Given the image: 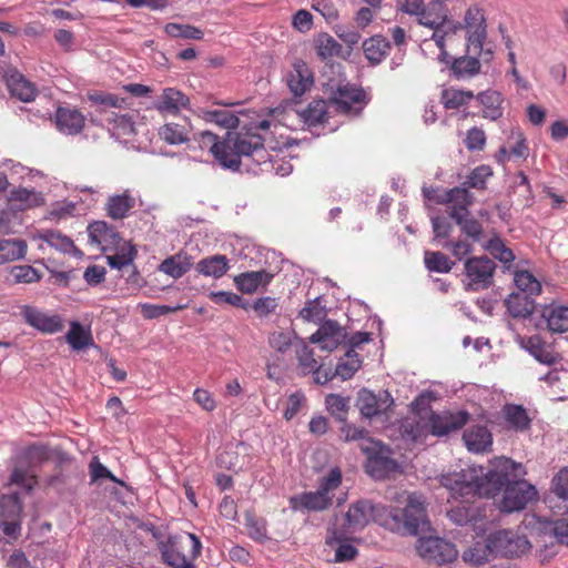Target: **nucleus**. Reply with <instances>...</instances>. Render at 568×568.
Returning a JSON list of instances; mask_svg holds the SVG:
<instances>
[{"instance_id":"nucleus-1","label":"nucleus","mask_w":568,"mask_h":568,"mask_svg":"<svg viewBox=\"0 0 568 568\" xmlns=\"http://www.w3.org/2000/svg\"><path fill=\"white\" fill-rule=\"evenodd\" d=\"M427 499L420 493H410L404 507H386L368 499L353 503L344 516L343 532H356L371 520L400 536H416L430 528Z\"/></svg>"},{"instance_id":"nucleus-2","label":"nucleus","mask_w":568,"mask_h":568,"mask_svg":"<svg viewBox=\"0 0 568 568\" xmlns=\"http://www.w3.org/2000/svg\"><path fill=\"white\" fill-rule=\"evenodd\" d=\"M264 142L262 134L227 131L220 140L216 134L204 130L193 133L187 139L186 148L190 151L209 150L222 168L239 171L242 156L252 158L258 164L268 161Z\"/></svg>"},{"instance_id":"nucleus-3","label":"nucleus","mask_w":568,"mask_h":568,"mask_svg":"<svg viewBox=\"0 0 568 568\" xmlns=\"http://www.w3.org/2000/svg\"><path fill=\"white\" fill-rule=\"evenodd\" d=\"M520 470L514 460L498 457L488 468L470 465L459 470L443 474L439 481L453 496L494 498L500 493L501 480L511 470Z\"/></svg>"},{"instance_id":"nucleus-4","label":"nucleus","mask_w":568,"mask_h":568,"mask_svg":"<svg viewBox=\"0 0 568 568\" xmlns=\"http://www.w3.org/2000/svg\"><path fill=\"white\" fill-rule=\"evenodd\" d=\"M158 547L162 562L171 568H193V560L202 550L200 539L192 532L170 535Z\"/></svg>"},{"instance_id":"nucleus-5","label":"nucleus","mask_w":568,"mask_h":568,"mask_svg":"<svg viewBox=\"0 0 568 568\" xmlns=\"http://www.w3.org/2000/svg\"><path fill=\"white\" fill-rule=\"evenodd\" d=\"M342 471L338 467L318 478V487L314 491H304L291 497L294 510L324 511L333 505L336 489L342 484Z\"/></svg>"},{"instance_id":"nucleus-6","label":"nucleus","mask_w":568,"mask_h":568,"mask_svg":"<svg viewBox=\"0 0 568 568\" xmlns=\"http://www.w3.org/2000/svg\"><path fill=\"white\" fill-rule=\"evenodd\" d=\"M514 465L519 467L520 470L509 471L500 485V491L503 490L504 495L499 508L505 513L524 509L537 495L535 487L523 479L526 474L523 465L515 462Z\"/></svg>"},{"instance_id":"nucleus-7","label":"nucleus","mask_w":568,"mask_h":568,"mask_svg":"<svg viewBox=\"0 0 568 568\" xmlns=\"http://www.w3.org/2000/svg\"><path fill=\"white\" fill-rule=\"evenodd\" d=\"M463 27L466 31L467 52L475 51L484 61L489 63L494 59V50L486 45L487 23L484 9L475 3L465 12Z\"/></svg>"},{"instance_id":"nucleus-8","label":"nucleus","mask_w":568,"mask_h":568,"mask_svg":"<svg viewBox=\"0 0 568 568\" xmlns=\"http://www.w3.org/2000/svg\"><path fill=\"white\" fill-rule=\"evenodd\" d=\"M496 263L486 255L467 257L464 262L463 284L467 292L487 290L494 284Z\"/></svg>"},{"instance_id":"nucleus-9","label":"nucleus","mask_w":568,"mask_h":568,"mask_svg":"<svg viewBox=\"0 0 568 568\" xmlns=\"http://www.w3.org/2000/svg\"><path fill=\"white\" fill-rule=\"evenodd\" d=\"M430 530L432 527L427 532ZM422 534H426V531L417 535L416 549L423 559L443 565L452 562L457 558L458 551L453 542L438 536H420Z\"/></svg>"},{"instance_id":"nucleus-10","label":"nucleus","mask_w":568,"mask_h":568,"mask_svg":"<svg viewBox=\"0 0 568 568\" xmlns=\"http://www.w3.org/2000/svg\"><path fill=\"white\" fill-rule=\"evenodd\" d=\"M494 557H517L525 554L530 544L525 536L511 530H498L487 537Z\"/></svg>"},{"instance_id":"nucleus-11","label":"nucleus","mask_w":568,"mask_h":568,"mask_svg":"<svg viewBox=\"0 0 568 568\" xmlns=\"http://www.w3.org/2000/svg\"><path fill=\"white\" fill-rule=\"evenodd\" d=\"M328 103L337 113L358 116L367 101L363 89L344 85L337 89L335 95L328 100Z\"/></svg>"},{"instance_id":"nucleus-12","label":"nucleus","mask_w":568,"mask_h":568,"mask_svg":"<svg viewBox=\"0 0 568 568\" xmlns=\"http://www.w3.org/2000/svg\"><path fill=\"white\" fill-rule=\"evenodd\" d=\"M435 202L447 205V213L453 219V212L459 215L469 214V207L475 203V195L466 186L459 185L437 193Z\"/></svg>"},{"instance_id":"nucleus-13","label":"nucleus","mask_w":568,"mask_h":568,"mask_svg":"<svg viewBox=\"0 0 568 568\" xmlns=\"http://www.w3.org/2000/svg\"><path fill=\"white\" fill-rule=\"evenodd\" d=\"M394 404L392 395L387 390L375 394L368 389H361L357 396V406L366 418L385 414Z\"/></svg>"},{"instance_id":"nucleus-14","label":"nucleus","mask_w":568,"mask_h":568,"mask_svg":"<svg viewBox=\"0 0 568 568\" xmlns=\"http://www.w3.org/2000/svg\"><path fill=\"white\" fill-rule=\"evenodd\" d=\"M468 418L469 414L467 412L445 415L430 413L427 427L429 428V433L434 436H446L452 432L463 428L468 422Z\"/></svg>"},{"instance_id":"nucleus-15","label":"nucleus","mask_w":568,"mask_h":568,"mask_svg":"<svg viewBox=\"0 0 568 568\" xmlns=\"http://www.w3.org/2000/svg\"><path fill=\"white\" fill-rule=\"evenodd\" d=\"M345 337L344 328L336 321L328 320L311 335L310 342L318 344L323 351L332 352L338 347Z\"/></svg>"},{"instance_id":"nucleus-16","label":"nucleus","mask_w":568,"mask_h":568,"mask_svg":"<svg viewBox=\"0 0 568 568\" xmlns=\"http://www.w3.org/2000/svg\"><path fill=\"white\" fill-rule=\"evenodd\" d=\"M89 242L103 252L118 248L122 239L119 232L104 221H95L88 226Z\"/></svg>"},{"instance_id":"nucleus-17","label":"nucleus","mask_w":568,"mask_h":568,"mask_svg":"<svg viewBox=\"0 0 568 568\" xmlns=\"http://www.w3.org/2000/svg\"><path fill=\"white\" fill-rule=\"evenodd\" d=\"M21 315L26 323L42 333L54 334L63 328L62 318L59 315H48L32 306H23Z\"/></svg>"},{"instance_id":"nucleus-18","label":"nucleus","mask_w":568,"mask_h":568,"mask_svg":"<svg viewBox=\"0 0 568 568\" xmlns=\"http://www.w3.org/2000/svg\"><path fill=\"white\" fill-rule=\"evenodd\" d=\"M54 123L59 132L67 135H77L83 130L85 118L75 108L59 106L54 114Z\"/></svg>"},{"instance_id":"nucleus-19","label":"nucleus","mask_w":568,"mask_h":568,"mask_svg":"<svg viewBox=\"0 0 568 568\" xmlns=\"http://www.w3.org/2000/svg\"><path fill=\"white\" fill-rule=\"evenodd\" d=\"M7 87L11 95L22 102H31L38 94V89L22 73L14 69H10L4 74Z\"/></svg>"},{"instance_id":"nucleus-20","label":"nucleus","mask_w":568,"mask_h":568,"mask_svg":"<svg viewBox=\"0 0 568 568\" xmlns=\"http://www.w3.org/2000/svg\"><path fill=\"white\" fill-rule=\"evenodd\" d=\"M463 440L469 452L486 453L493 445V435L486 426L473 425L464 432Z\"/></svg>"},{"instance_id":"nucleus-21","label":"nucleus","mask_w":568,"mask_h":568,"mask_svg":"<svg viewBox=\"0 0 568 568\" xmlns=\"http://www.w3.org/2000/svg\"><path fill=\"white\" fill-rule=\"evenodd\" d=\"M481 62V58L471 50L452 61L450 74L457 80L470 79L480 73Z\"/></svg>"},{"instance_id":"nucleus-22","label":"nucleus","mask_w":568,"mask_h":568,"mask_svg":"<svg viewBox=\"0 0 568 568\" xmlns=\"http://www.w3.org/2000/svg\"><path fill=\"white\" fill-rule=\"evenodd\" d=\"M274 275L265 270L244 272L234 277V283L239 291L244 294H252L260 287H265L271 283Z\"/></svg>"},{"instance_id":"nucleus-23","label":"nucleus","mask_w":568,"mask_h":568,"mask_svg":"<svg viewBox=\"0 0 568 568\" xmlns=\"http://www.w3.org/2000/svg\"><path fill=\"white\" fill-rule=\"evenodd\" d=\"M287 85L295 97L303 95L313 85V75L304 61H297L287 74Z\"/></svg>"},{"instance_id":"nucleus-24","label":"nucleus","mask_w":568,"mask_h":568,"mask_svg":"<svg viewBox=\"0 0 568 568\" xmlns=\"http://www.w3.org/2000/svg\"><path fill=\"white\" fill-rule=\"evenodd\" d=\"M525 349L539 363L547 366H555L560 362V356L551 349L538 335L526 338Z\"/></svg>"},{"instance_id":"nucleus-25","label":"nucleus","mask_w":568,"mask_h":568,"mask_svg":"<svg viewBox=\"0 0 568 568\" xmlns=\"http://www.w3.org/2000/svg\"><path fill=\"white\" fill-rule=\"evenodd\" d=\"M189 103L190 99L183 92L174 88H166L154 103V108L161 113L178 114L181 109H186Z\"/></svg>"},{"instance_id":"nucleus-26","label":"nucleus","mask_w":568,"mask_h":568,"mask_svg":"<svg viewBox=\"0 0 568 568\" xmlns=\"http://www.w3.org/2000/svg\"><path fill=\"white\" fill-rule=\"evenodd\" d=\"M229 262L225 255H211L200 260L195 265V271L206 277L220 278L230 270Z\"/></svg>"},{"instance_id":"nucleus-27","label":"nucleus","mask_w":568,"mask_h":568,"mask_svg":"<svg viewBox=\"0 0 568 568\" xmlns=\"http://www.w3.org/2000/svg\"><path fill=\"white\" fill-rule=\"evenodd\" d=\"M477 101L483 105V116L496 121L503 116V94L495 90H486L476 95Z\"/></svg>"},{"instance_id":"nucleus-28","label":"nucleus","mask_w":568,"mask_h":568,"mask_svg":"<svg viewBox=\"0 0 568 568\" xmlns=\"http://www.w3.org/2000/svg\"><path fill=\"white\" fill-rule=\"evenodd\" d=\"M390 49L389 41L383 36H373L363 42L365 58L371 64H379L388 54Z\"/></svg>"},{"instance_id":"nucleus-29","label":"nucleus","mask_w":568,"mask_h":568,"mask_svg":"<svg viewBox=\"0 0 568 568\" xmlns=\"http://www.w3.org/2000/svg\"><path fill=\"white\" fill-rule=\"evenodd\" d=\"M503 415L510 429L526 432L530 428L531 418L523 405L507 404L503 408Z\"/></svg>"},{"instance_id":"nucleus-30","label":"nucleus","mask_w":568,"mask_h":568,"mask_svg":"<svg viewBox=\"0 0 568 568\" xmlns=\"http://www.w3.org/2000/svg\"><path fill=\"white\" fill-rule=\"evenodd\" d=\"M542 317L547 323V328L551 333L568 332V306L551 304L542 312Z\"/></svg>"},{"instance_id":"nucleus-31","label":"nucleus","mask_w":568,"mask_h":568,"mask_svg":"<svg viewBox=\"0 0 568 568\" xmlns=\"http://www.w3.org/2000/svg\"><path fill=\"white\" fill-rule=\"evenodd\" d=\"M507 311L513 317L526 318L535 311V300L523 293H511L505 300Z\"/></svg>"},{"instance_id":"nucleus-32","label":"nucleus","mask_w":568,"mask_h":568,"mask_svg":"<svg viewBox=\"0 0 568 568\" xmlns=\"http://www.w3.org/2000/svg\"><path fill=\"white\" fill-rule=\"evenodd\" d=\"M28 244L24 240L12 237L0 240V265L26 257Z\"/></svg>"},{"instance_id":"nucleus-33","label":"nucleus","mask_w":568,"mask_h":568,"mask_svg":"<svg viewBox=\"0 0 568 568\" xmlns=\"http://www.w3.org/2000/svg\"><path fill=\"white\" fill-rule=\"evenodd\" d=\"M23 505L18 491L0 495V520H21Z\"/></svg>"},{"instance_id":"nucleus-34","label":"nucleus","mask_w":568,"mask_h":568,"mask_svg":"<svg viewBox=\"0 0 568 568\" xmlns=\"http://www.w3.org/2000/svg\"><path fill=\"white\" fill-rule=\"evenodd\" d=\"M193 265L192 257L187 254L179 253L165 258L159 270L173 278L182 277L191 270Z\"/></svg>"},{"instance_id":"nucleus-35","label":"nucleus","mask_w":568,"mask_h":568,"mask_svg":"<svg viewBox=\"0 0 568 568\" xmlns=\"http://www.w3.org/2000/svg\"><path fill=\"white\" fill-rule=\"evenodd\" d=\"M344 534L345 532H343V530L338 531L336 528L328 529L326 544L329 546H332L334 542L338 544L335 550V562L353 560L358 554V550L352 544L342 540Z\"/></svg>"},{"instance_id":"nucleus-36","label":"nucleus","mask_w":568,"mask_h":568,"mask_svg":"<svg viewBox=\"0 0 568 568\" xmlns=\"http://www.w3.org/2000/svg\"><path fill=\"white\" fill-rule=\"evenodd\" d=\"M329 106L324 100L312 101L303 111L298 112L304 124L315 126L326 120Z\"/></svg>"},{"instance_id":"nucleus-37","label":"nucleus","mask_w":568,"mask_h":568,"mask_svg":"<svg viewBox=\"0 0 568 568\" xmlns=\"http://www.w3.org/2000/svg\"><path fill=\"white\" fill-rule=\"evenodd\" d=\"M67 343L74 351H82L93 345V338L89 329L84 327L78 321L70 323L69 332L65 335Z\"/></svg>"},{"instance_id":"nucleus-38","label":"nucleus","mask_w":568,"mask_h":568,"mask_svg":"<svg viewBox=\"0 0 568 568\" xmlns=\"http://www.w3.org/2000/svg\"><path fill=\"white\" fill-rule=\"evenodd\" d=\"M135 201L126 192L110 196L106 203V212L113 220L124 219L129 211L134 207Z\"/></svg>"},{"instance_id":"nucleus-39","label":"nucleus","mask_w":568,"mask_h":568,"mask_svg":"<svg viewBox=\"0 0 568 568\" xmlns=\"http://www.w3.org/2000/svg\"><path fill=\"white\" fill-rule=\"evenodd\" d=\"M362 358L354 349H348L345 355L339 358L334 374H337L343 381H347L361 368Z\"/></svg>"},{"instance_id":"nucleus-40","label":"nucleus","mask_w":568,"mask_h":568,"mask_svg":"<svg viewBox=\"0 0 568 568\" xmlns=\"http://www.w3.org/2000/svg\"><path fill=\"white\" fill-rule=\"evenodd\" d=\"M396 467L397 463L394 459L379 454L369 457L366 464L367 473L375 479L387 477Z\"/></svg>"},{"instance_id":"nucleus-41","label":"nucleus","mask_w":568,"mask_h":568,"mask_svg":"<svg viewBox=\"0 0 568 568\" xmlns=\"http://www.w3.org/2000/svg\"><path fill=\"white\" fill-rule=\"evenodd\" d=\"M40 239L48 243L50 246L63 253L82 255V253L74 245L73 241L58 231L47 230L41 233Z\"/></svg>"},{"instance_id":"nucleus-42","label":"nucleus","mask_w":568,"mask_h":568,"mask_svg":"<svg viewBox=\"0 0 568 568\" xmlns=\"http://www.w3.org/2000/svg\"><path fill=\"white\" fill-rule=\"evenodd\" d=\"M514 282L516 287L524 295L535 297L541 293L540 282L528 271L517 270L514 273Z\"/></svg>"},{"instance_id":"nucleus-43","label":"nucleus","mask_w":568,"mask_h":568,"mask_svg":"<svg viewBox=\"0 0 568 568\" xmlns=\"http://www.w3.org/2000/svg\"><path fill=\"white\" fill-rule=\"evenodd\" d=\"M447 517L457 526H466L468 524H475L479 519L480 513L479 509L474 506L462 504L449 509Z\"/></svg>"},{"instance_id":"nucleus-44","label":"nucleus","mask_w":568,"mask_h":568,"mask_svg":"<svg viewBox=\"0 0 568 568\" xmlns=\"http://www.w3.org/2000/svg\"><path fill=\"white\" fill-rule=\"evenodd\" d=\"M494 558L490 545L486 538L484 541H477L463 554V559L471 565H483Z\"/></svg>"},{"instance_id":"nucleus-45","label":"nucleus","mask_w":568,"mask_h":568,"mask_svg":"<svg viewBox=\"0 0 568 568\" xmlns=\"http://www.w3.org/2000/svg\"><path fill=\"white\" fill-rule=\"evenodd\" d=\"M201 118L227 130L235 129L240 122L239 118L227 110H201Z\"/></svg>"},{"instance_id":"nucleus-46","label":"nucleus","mask_w":568,"mask_h":568,"mask_svg":"<svg viewBox=\"0 0 568 568\" xmlns=\"http://www.w3.org/2000/svg\"><path fill=\"white\" fill-rule=\"evenodd\" d=\"M453 220L460 227V231L474 242H478L481 239L484 233L483 225L470 213L459 215L457 212H453Z\"/></svg>"},{"instance_id":"nucleus-47","label":"nucleus","mask_w":568,"mask_h":568,"mask_svg":"<svg viewBox=\"0 0 568 568\" xmlns=\"http://www.w3.org/2000/svg\"><path fill=\"white\" fill-rule=\"evenodd\" d=\"M314 43L316 53L322 60L339 57L342 53V45L328 33H320Z\"/></svg>"},{"instance_id":"nucleus-48","label":"nucleus","mask_w":568,"mask_h":568,"mask_svg":"<svg viewBox=\"0 0 568 568\" xmlns=\"http://www.w3.org/2000/svg\"><path fill=\"white\" fill-rule=\"evenodd\" d=\"M328 413L339 423H345L349 410V397L339 394H328L325 397Z\"/></svg>"},{"instance_id":"nucleus-49","label":"nucleus","mask_w":568,"mask_h":568,"mask_svg":"<svg viewBox=\"0 0 568 568\" xmlns=\"http://www.w3.org/2000/svg\"><path fill=\"white\" fill-rule=\"evenodd\" d=\"M9 200L11 202H19V207L21 210L40 206L44 202L40 193L36 192L34 190H29L26 187L12 190Z\"/></svg>"},{"instance_id":"nucleus-50","label":"nucleus","mask_w":568,"mask_h":568,"mask_svg":"<svg viewBox=\"0 0 568 568\" xmlns=\"http://www.w3.org/2000/svg\"><path fill=\"white\" fill-rule=\"evenodd\" d=\"M424 263L428 271L437 273H449L455 265L454 261L439 251H426Z\"/></svg>"},{"instance_id":"nucleus-51","label":"nucleus","mask_w":568,"mask_h":568,"mask_svg":"<svg viewBox=\"0 0 568 568\" xmlns=\"http://www.w3.org/2000/svg\"><path fill=\"white\" fill-rule=\"evenodd\" d=\"M474 97L469 90L446 89L442 92V103L445 109H457L466 105Z\"/></svg>"},{"instance_id":"nucleus-52","label":"nucleus","mask_w":568,"mask_h":568,"mask_svg":"<svg viewBox=\"0 0 568 568\" xmlns=\"http://www.w3.org/2000/svg\"><path fill=\"white\" fill-rule=\"evenodd\" d=\"M493 175V171L488 165H478L470 171L466 180L462 183L463 186L469 189L485 190L487 179Z\"/></svg>"},{"instance_id":"nucleus-53","label":"nucleus","mask_w":568,"mask_h":568,"mask_svg":"<svg viewBox=\"0 0 568 568\" xmlns=\"http://www.w3.org/2000/svg\"><path fill=\"white\" fill-rule=\"evenodd\" d=\"M164 31L172 38L201 40L204 36L203 31L194 26L174 22L168 23Z\"/></svg>"},{"instance_id":"nucleus-54","label":"nucleus","mask_w":568,"mask_h":568,"mask_svg":"<svg viewBox=\"0 0 568 568\" xmlns=\"http://www.w3.org/2000/svg\"><path fill=\"white\" fill-rule=\"evenodd\" d=\"M244 525L247 535L252 539L262 542L267 538L266 520L264 518H258L253 513L246 511Z\"/></svg>"},{"instance_id":"nucleus-55","label":"nucleus","mask_w":568,"mask_h":568,"mask_svg":"<svg viewBox=\"0 0 568 568\" xmlns=\"http://www.w3.org/2000/svg\"><path fill=\"white\" fill-rule=\"evenodd\" d=\"M484 248L505 265H510L515 260L514 252L506 247L505 243L497 236L490 239L484 245Z\"/></svg>"},{"instance_id":"nucleus-56","label":"nucleus","mask_w":568,"mask_h":568,"mask_svg":"<svg viewBox=\"0 0 568 568\" xmlns=\"http://www.w3.org/2000/svg\"><path fill=\"white\" fill-rule=\"evenodd\" d=\"M552 493L561 500L565 513L568 514V468L560 469L551 480Z\"/></svg>"},{"instance_id":"nucleus-57","label":"nucleus","mask_w":568,"mask_h":568,"mask_svg":"<svg viewBox=\"0 0 568 568\" xmlns=\"http://www.w3.org/2000/svg\"><path fill=\"white\" fill-rule=\"evenodd\" d=\"M136 251L133 246L124 243L119 251L106 257L108 264L112 268L121 270L122 267L131 264L135 258Z\"/></svg>"},{"instance_id":"nucleus-58","label":"nucleus","mask_w":568,"mask_h":568,"mask_svg":"<svg viewBox=\"0 0 568 568\" xmlns=\"http://www.w3.org/2000/svg\"><path fill=\"white\" fill-rule=\"evenodd\" d=\"M160 136L169 144L187 143L189 136L184 126L176 123H168L160 129Z\"/></svg>"},{"instance_id":"nucleus-59","label":"nucleus","mask_w":568,"mask_h":568,"mask_svg":"<svg viewBox=\"0 0 568 568\" xmlns=\"http://www.w3.org/2000/svg\"><path fill=\"white\" fill-rule=\"evenodd\" d=\"M209 297L216 304H229L247 311L251 303L242 296L226 291L211 292Z\"/></svg>"},{"instance_id":"nucleus-60","label":"nucleus","mask_w":568,"mask_h":568,"mask_svg":"<svg viewBox=\"0 0 568 568\" xmlns=\"http://www.w3.org/2000/svg\"><path fill=\"white\" fill-rule=\"evenodd\" d=\"M104 120L109 123H113L114 129L121 130L122 134L131 135L134 133V122L130 114H116L113 111H104Z\"/></svg>"},{"instance_id":"nucleus-61","label":"nucleus","mask_w":568,"mask_h":568,"mask_svg":"<svg viewBox=\"0 0 568 568\" xmlns=\"http://www.w3.org/2000/svg\"><path fill=\"white\" fill-rule=\"evenodd\" d=\"M11 275L16 283L31 284L41 280V273L31 265H16L11 268Z\"/></svg>"},{"instance_id":"nucleus-62","label":"nucleus","mask_w":568,"mask_h":568,"mask_svg":"<svg viewBox=\"0 0 568 568\" xmlns=\"http://www.w3.org/2000/svg\"><path fill=\"white\" fill-rule=\"evenodd\" d=\"M400 430L404 439L414 443L422 442L427 434L426 427L419 420H406Z\"/></svg>"},{"instance_id":"nucleus-63","label":"nucleus","mask_w":568,"mask_h":568,"mask_svg":"<svg viewBox=\"0 0 568 568\" xmlns=\"http://www.w3.org/2000/svg\"><path fill=\"white\" fill-rule=\"evenodd\" d=\"M37 484V480L33 476H29L28 471L20 467H14L9 476V480L4 487H10L12 485L20 486L24 488L27 491H31Z\"/></svg>"},{"instance_id":"nucleus-64","label":"nucleus","mask_w":568,"mask_h":568,"mask_svg":"<svg viewBox=\"0 0 568 568\" xmlns=\"http://www.w3.org/2000/svg\"><path fill=\"white\" fill-rule=\"evenodd\" d=\"M513 135H516V143L510 146L509 149L507 148H501L499 150V153L504 156H508V159H510L511 156L513 158H519V159H526L528 156V146H527V142H526V138L524 136V134L518 131V132H513Z\"/></svg>"}]
</instances>
